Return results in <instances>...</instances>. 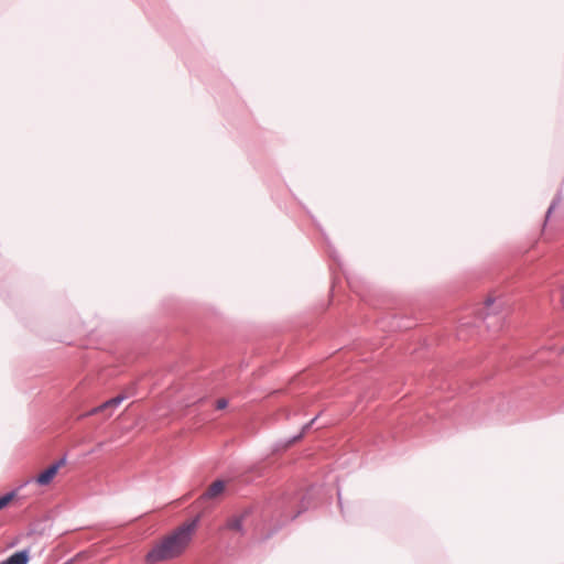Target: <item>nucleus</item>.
<instances>
[{"instance_id":"1","label":"nucleus","mask_w":564,"mask_h":564,"mask_svg":"<svg viewBox=\"0 0 564 564\" xmlns=\"http://www.w3.org/2000/svg\"><path fill=\"white\" fill-rule=\"evenodd\" d=\"M195 528L196 521L184 523L160 539L147 553L145 562L148 564H156L181 556L189 545Z\"/></svg>"},{"instance_id":"2","label":"nucleus","mask_w":564,"mask_h":564,"mask_svg":"<svg viewBox=\"0 0 564 564\" xmlns=\"http://www.w3.org/2000/svg\"><path fill=\"white\" fill-rule=\"evenodd\" d=\"M65 465V458H62L57 460L56 463L52 464L50 467H47L45 470H43L39 476L36 477V482L41 486L48 485L53 478L56 476L57 471L62 466Z\"/></svg>"},{"instance_id":"3","label":"nucleus","mask_w":564,"mask_h":564,"mask_svg":"<svg viewBox=\"0 0 564 564\" xmlns=\"http://www.w3.org/2000/svg\"><path fill=\"white\" fill-rule=\"evenodd\" d=\"M124 399H126V395H123V394L117 395V397L104 402L101 405L91 409L86 415H95L99 412H102V411L109 409V408H117L119 404H121V402Z\"/></svg>"},{"instance_id":"4","label":"nucleus","mask_w":564,"mask_h":564,"mask_svg":"<svg viewBox=\"0 0 564 564\" xmlns=\"http://www.w3.org/2000/svg\"><path fill=\"white\" fill-rule=\"evenodd\" d=\"M224 490L225 482L223 480H216L208 487L203 497L206 499H214L223 494Z\"/></svg>"},{"instance_id":"5","label":"nucleus","mask_w":564,"mask_h":564,"mask_svg":"<svg viewBox=\"0 0 564 564\" xmlns=\"http://www.w3.org/2000/svg\"><path fill=\"white\" fill-rule=\"evenodd\" d=\"M29 552L26 550L15 552L0 564H28Z\"/></svg>"},{"instance_id":"6","label":"nucleus","mask_w":564,"mask_h":564,"mask_svg":"<svg viewBox=\"0 0 564 564\" xmlns=\"http://www.w3.org/2000/svg\"><path fill=\"white\" fill-rule=\"evenodd\" d=\"M242 521L243 516L240 517H234L228 520L227 528L235 531H241L242 530Z\"/></svg>"},{"instance_id":"7","label":"nucleus","mask_w":564,"mask_h":564,"mask_svg":"<svg viewBox=\"0 0 564 564\" xmlns=\"http://www.w3.org/2000/svg\"><path fill=\"white\" fill-rule=\"evenodd\" d=\"M14 494L9 492L0 497V510L8 506V503L13 499Z\"/></svg>"},{"instance_id":"8","label":"nucleus","mask_w":564,"mask_h":564,"mask_svg":"<svg viewBox=\"0 0 564 564\" xmlns=\"http://www.w3.org/2000/svg\"><path fill=\"white\" fill-rule=\"evenodd\" d=\"M227 404H228V402H227V400H226V399H219V400H217V402H216V408H217L218 410H223V409H225V408L227 406Z\"/></svg>"},{"instance_id":"9","label":"nucleus","mask_w":564,"mask_h":564,"mask_svg":"<svg viewBox=\"0 0 564 564\" xmlns=\"http://www.w3.org/2000/svg\"><path fill=\"white\" fill-rule=\"evenodd\" d=\"M563 350H564V348H563Z\"/></svg>"}]
</instances>
